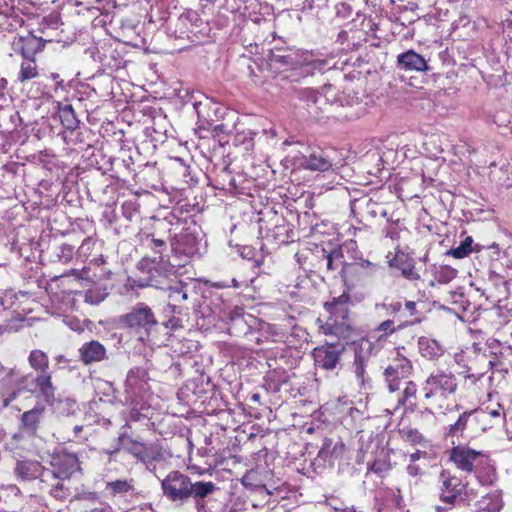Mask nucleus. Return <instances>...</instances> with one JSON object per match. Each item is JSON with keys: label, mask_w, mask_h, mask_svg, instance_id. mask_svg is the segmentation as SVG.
<instances>
[{"label": "nucleus", "mask_w": 512, "mask_h": 512, "mask_svg": "<svg viewBox=\"0 0 512 512\" xmlns=\"http://www.w3.org/2000/svg\"><path fill=\"white\" fill-rule=\"evenodd\" d=\"M163 497L175 507H183L190 501L193 502L196 512H212L211 496L218 490L212 481L192 479L178 471H170L161 481Z\"/></svg>", "instance_id": "obj_1"}, {"label": "nucleus", "mask_w": 512, "mask_h": 512, "mask_svg": "<svg viewBox=\"0 0 512 512\" xmlns=\"http://www.w3.org/2000/svg\"><path fill=\"white\" fill-rule=\"evenodd\" d=\"M23 392L37 393L48 405H52L55 401L56 387L53 385L52 376H33L32 373L23 375L15 368L8 369L0 379L1 408H7Z\"/></svg>", "instance_id": "obj_2"}, {"label": "nucleus", "mask_w": 512, "mask_h": 512, "mask_svg": "<svg viewBox=\"0 0 512 512\" xmlns=\"http://www.w3.org/2000/svg\"><path fill=\"white\" fill-rule=\"evenodd\" d=\"M420 322L419 319L415 321H405L398 327H395L394 320L387 319L376 326L369 334L368 337H363L358 342H354V360L352 363L353 371L357 380L362 387H365L369 382V377L366 372L369 360L372 355L378 353L386 343L387 337L396 331L403 329L407 325Z\"/></svg>", "instance_id": "obj_3"}, {"label": "nucleus", "mask_w": 512, "mask_h": 512, "mask_svg": "<svg viewBox=\"0 0 512 512\" xmlns=\"http://www.w3.org/2000/svg\"><path fill=\"white\" fill-rule=\"evenodd\" d=\"M173 223L168 219H158L154 222L152 230L141 231L138 234L139 242L142 248L154 254L152 258L144 257L142 264L151 261L158 265L164 261V253L168 251V243L172 242Z\"/></svg>", "instance_id": "obj_4"}, {"label": "nucleus", "mask_w": 512, "mask_h": 512, "mask_svg": "<svg viewBox=\"0 0 512 512\" xmlns=\"http://www.w3.org/2000/svg\"><path fill=\"white\" fill-rule=\"evenodd\" d=\"M118 323L138 335L142 341L149 340L159 326L155 312L145 302L136 303L128 312L120 315Z\"/></svg>", "instance_id": "obj_5"}, {"label": "nucleus", "mask_w": 512, "mask_h": 512, "mask_svg": "<svg viewBox=\"0 0 512 512\" xmlns=\"http://www.w3.org/2000/svg\"><path fill=\"white\" fill-rule=\"evenodd\" d=\"M133 282L135 286L140 288L151 286L163 290L169 299L167 309H169L171 314L183 313L184 308L181 303L189 298L191 291L194 289L190 283L181 280L170 279L164 284L152 276L139 278Z\"/></svg>", "instance_id": "obj_6"}, {"label": "nucleus", "mask_w": 512, "mask_h": 512, "mask_svg": "<svg viewBox=\"0 0 512 512\" xmlns=\"http://www.w3.org/2000/svg\"><path fill=\"white\" fill-rule=\"evenodd\" d=\"M458 383L456 376L447 370L437 369L425 380L422 386L423 397L429 401L434 396L447 398L457 391Z\"/></svg>", "instance_id": "obj_7"}, {"label": "nucleus", "mask_w": 512, "mask_h": 512, "mask_svg": "<svg viewBox=\"0 0 512 512\" xmlns=\"http://www.w3.org/2000/svg\"><path fill=\"white\" fill-rule=\"evenodd\" d=\"M200 227L191 220L189 225L184 227L181 232H172L171 249L176 254L192 257L198 253L200 238Z\"/></svg>", "instance_id": "obj_8"}, {"label": "nucleus", "mask_w": 512, "mask_h": 512, "mask_svg": "<svg viewBox=\"0 0 512 512\" xmlns=\"http://www.w3.org/2000/svg\"><path fill=\"white\" fill-rule=\"evenodd\" d=\"M48 471L70 480L74 473L81 471L77 454L62 450L54 453L50 459Z\"/></svg>", "instance_id": "obj_9"}, {"label": "nucleus", "mask_w": 512, "mask_h": 512, "mask_svg": "<svg viewBox=\"0 0 512 512\" xmlns=\"http://www.w3.org/2000/svg\"><path fill=\"white\" fill-rule=\"evenodd\" d=\"M413 371L412 362L405 358H396L384 370V379L390 392H396L400 389L402 380L407 379Z\"/></svg>", "instance_id": "obj_10"}, {"label": "nucleus", "mask_w": 512, "mask_h": 512, "mask_svg": "<svg viewBox=\"0 0 512 512\" xmlns=\"http://www.w3.org/2000/svg\"><path fill=\"white\" fill-rule=\"evenodd\" d=\"M105 492L114 500L136 502L141 498V493L135 487L133 478L116 479L105 485Z\"/></svg>", "instance_id": "obj_11"}, {"label": "nucleus", "mask_w": 512, "mask_h": 512, "mask_svg": "<svg viewBox=\"0 0 512 512\" xmlns=\"http://www.w3.org/2000/svg\"><path fill=\"white\" fill-rule=\"evenodd\" d=\"M344 347L335 344H325L314 348L312 355L317 367L334 371L340 365V357Z\"/></svg>", "instance_id": "obj_12"}, {"label": "nucleus", "mask_w": 512, "mask_h": 512, "mask_svg": "<svg viewBox=\"0 0 512 512\" xmlns=\"http://www.w3.org/2000/svg\"><path fill=\"white\" fill-rule=\"evenodd\" d=\"M322 330L325 335H333L346 342H355L353 338L356 336V329L351 324L348 315H330L322 326Z\"/></svg>", "instance_id": "obj_13"}, {"label": "nucleus", "mask_w": 512, "mask_h": 512, "mask_svg": "<svg viewBox=\"0 0 512 512\" xmlns=\"http://www.w3.org/2000/svg\"><path fill=\"white\" fill-rule=\"evenodd\" d=\"M68 479L57 476L47 470L41 478V490L59 502L66 501L71 495V489L66 485Z\"/></svg>", "instance_id": "obj_14"}, {"label": "nucleus", "mask_w": 512, "mask_h": 512, "mask_svg": "<svg viewBox=\"0 0 512 512\" xmlns=\"http://www.w3.org/2000/svg\"><path fill=\"white\" fill-rule=\"evenodd\" d=\"M295 165L300 169L326 172L332 168L333 164L327 153L321 149H318L310 152L308 155L295 158Z\"/></svg>", "instance_id": "obj_15"}, {"label": "nucleus", "mask_w": 512, "mask_h": 512, "mask_svg": "<svg viewBox=\"0 0 512 512\" xmlns=\"http://www.w3.org/2000/svg\"><path fill=\"white\" fill-rule=\"evenodd\" d=\"M11 45L15 53H20L23 58L33 59L35 54L44 49L45 40L32 33H28L25 36L14 37Z\"/></svg>", "instance_id": "obj_16"}, {"label": "nucleus", "mask_w": 512, "mask_h": 512, "mask_svg": "<svg viewBox=\"0 0 512 512\" xmlns=\"http://www.w3.org/2000/svg\"><path fill=\"white\" fill-rule=\"evenodd\" d=\"M48 468L42 466L37 460L23 459L17 460L14 467V475L18 481H33L39 479L47 472Z\"/></svg>", "instance_id": "obj_17"}, {"label": "nucleus", "mask_w": 512, "mask_h": 512, "mask_svg": "<svg viewBox=\"0 0 512 512\" xmlns=\"http://www.w3.org/2000/svg\"><path fill=\"white\" fill-rule=\"evenodd\" d=\"M440 480L441 501L453 505L457 497L461 494L464 485H462L457 477L451 476L450 473L445 470L440 473Z\"/></svg>", "instance_id": "obj_18"}, {"label": "nucleus", "mask_w": 512, "mask_h": 512, "mask_svg": "<svg viewBox=\"0 0 512 512\" xmlns=\"http://www.w3.org/2000/svg\"><path fill=\"white\" fill-rule=\"evenodd\" d=\"M240 255L242 258L252 262V268L256 275L271 274L273 265L271 259L262 253H257L256 250L251 246H243L240 249Z\"/></svg>", "instance_id": "obj_19"}, {"label": "nucleus", "mask_w": 512, "mask_h": 512, "mask_svg": "<svg viewBox=\"0 0 512 512\" xmlns=\"http://www.w3.org/2000/svg\"><path fill=\"white\" fill-rule=\"evenodd\" d=\"M355 242L345 243L341 247H334L327 251L326 249L321 250V258L319 259L320 264H324L328 271H335L345 265V257L343 249H353Z\"/></svg>", "instance_id": "obj_20"}, {"label": "nucleus", "mask_w": 512, "mask_h": 512, "mask_svg": "<svg viewBox=\"0 0 512 512\" xmlns=\"http://www.w3.org/2000/svg\"><path fill=\"white\" fill-rule=\"evenodd\" d=\"M79 356L85 365L101 362L107 359V351L103 344L97 340L85 342L79 348Z\"/></svg>", "instance_id": "obj_21"}, {"label": "nucleus", "mask_w": 512, "mask_h": 512, "mask_svg": "<svg viewBox=\"0 0 512 512\" xmlns=\"http://www.w3.org/2000/svg\"><path fill=\"white\" fill-rule=\"evenodd\" d=\"M479 455L480 452L462 446L453 447L450 451V459L465 472L473 471L474 462Z\"/></svg>", "instance_id": "obj_22"}, {"label": "nucleus", "mask_w": 512, "mask_h": 512, "mask_svg": "<svg viewBox=\"0 0 512 512\" xmlns=\"http://www.w3.org/2000/svg\"><path fill=\"white\" fill-rule=\"evenodd\" d=\"M397 65L400 70L425 72L429 66L423 56L414 50H407L397 57Z\"/></svg>", "instance_id": "obj_23"}, {"label": "nucleus", "mask_w": 512, "mask_h": 512, "mask_svg": "<svg viewBox=\"0 0 512 512\" xmlns=\"http://www.w3.org/2000/svg\"><path fill=\"white\" fill-rule=\"evenodd\" d=\"M44 412L45 407L40 404H37L32 409L25 411L20 418L21 429L29 435L35 436Z\"/></svg>", "instance_id": "obj_24"}, {"label": "nucleus", "mask_w": 512, "mask_h": 512, "mask_svg": "<svg viewBox=\"0 0 512 512\" xmlns=\"http://www.w3.org/2000/svg\"><path fill=\"white\" fill-rule=\"evenodd\" d=\"M291 97L299 99L307 105L308 112L313 115L316 111V105L322 100V97L317 91L311 88H302L297 85H292L290 88Z\"/></svg>", "instance_id": "obj_25"}, {"label": "nucleus", "mask_w": 512, "mask_h": 512, "mask_svg": "<svg viewBox=\"0 0 512 512\" xmlns=\"http://www.w3.org/2000/svg\"><path fill=\"white\" fill-rule=\"evenodd\" d=\"M118 442H122L124 449L139 461L146 462L149 458L147 446L142 442L132 439L127 432L120 433Z\"/></svg>", "instance_id": "obj_26"}, {"label": "nucleus", "mask_w": 512, "mask_h": 512, "mask_svg": "<svg viewBox=\"0 0 512 512\" xmlns=\"http://www.w3.org/2000/svg\"><path fill=\"white\" fill-rule=\"evenodd\" d=\"M389 266L401 271L402 276L410 281L420 279V275L415 271V264L412 259H409L404 253L396 254V256L389 261Z\"/></svg>", "instance_id": "obj_27"}, {"label": "nucleus", "mask_w": 512, "mask_h": 512, "mask_svg": "<svg viewBox=\"0 0 512 512\" xmlns=\"http://www.w3.org/2000/svg\"><path fill=\"white\" fill-rule=\"evenodd\" d=\"M420 354L428 360H437L444 353L443 346L435 339L422 336L418 339Z\"/></svg>", "instance_id": "obj_28"}, {"label": "nucleus", "mask_w": 512, "mask_h": 512, "mask_svg": "<svg viewBox=\"0 0 512 512\" xmlns=\"http://www.w3.org/2000/svg\"><path fill=\"white\" fill-rule=\"evenodd\" d=\"M417 392V384L413 381H406L398 398L397 407H404L406 411L414 412L417 409Z\"/></svg>", "instance_id": "obj_29"}, {"label": "nucleus", "mask_w": 512, "mask_h": 512, "mask_svg": "<svg viewBox=\"0 0 512 512\" xmlns=\"http://www.w3.org/2000/svg\"><path fill=\"white\" fill-rule=\"evenodd\" d=\"M146 375V371L140 367L130 369L125 381L126 392L132 395L140 393L143 389Z\"/></svg>", "instance_id": "obj_30"}, {"label": "nucleus", "mask_w": 512, "mask_h": 512, "mask_svg": "<svg viewBox=\"0 0 512 512\" xmlns=\"http://www.w3.org/2000/svg\"><path fill=\"white\" fill-rule=\"evenodd\" d=\"M28 362L30 367L37 372V375L51 376L48 372L49 358L44 351L40 349L32 350L28 356Z\"/></svg>", "instance_id": "obj_31"}, {"label": "nucleus", "mask_w": 512, "mask_h": 512, "mask_svg": "<svg viewBox=\"0 0 512 512\" xmlns=\"http://www.w3.org/2000/svg\"><path fill=\"white\" fill-rule=\"evenodd\" d=\"M269 60L274 65L295 67L300 64L298 54L292 50H271Z\"/></svg>", "instance_id": "obj_32"}, {"label": "nucleus", "mask_w": 512, "mask_h": 512, "mask_svg": "<svg viewBox=\"0 0 512 512\" xmlns=\"http://www.w3.org/2000/svg\"><path fill=\"white\" fill-rule=\"evenodd\" d=\"M113 284H93V287L86 290L84 301L91 305H97L108 296Z\"/></svg>", "instance_id": "obj_33"}, {"label": "nucleus", "mask_w": 512, "mask_h": 512, "mask_svg": "<svg viewBox=\"0 0 512 512\" xmlns=\"http://www.w3.org/2000/svg\"><path fill=\"white\" fill-rule=\"evenodd\" d=\"M350 300V296L346 293H343L339 297L333 298L331 302L325 303V310L330 315L336 316H345L349 315L348 302Z\"/></svg>", "instance_id": "obj_34"}, {"label": "nucleus", "mask_w": 512, "mask_h": 512, "mask_svg": "<svg viewBox=\"0 0 512 512\" xmlns=\"http://www.w3.org/2000/svg\"><path fill=\"white\" fill-rule=\"evenodd\" d=\"M59 117L63 127L73 133L78 129L80 121L76 117L75 111L70 104H66L59 109Z\"/></svg>", "instance_id": "obj_35"}, {"label": "nucleus", "mask_w": 512, "mask_h": 512, "mask_svg": "<svg viewBox=\"0 0 512 512\" xmlns=\"http://www.w3.org/2000/svg\"><path fill=\"white\" fill-rule=\"evenodd\" d=\"M78 500H86L91 502V505L85 508V512H114L112 507L104 502H95L97 499L96 493L84 492L74 496Z\"/></svg>", "instance_id": "obj_36"}, {"label": "nucleus", "mask_w": 512, "mask_h": 512, "mask_svg": "<svg viewBox=\"0 0 512 512\" xmlns=\"http://www.w3.org/2000/svg\"><path fill=\"white\" fill-rule=\"evenodd\" d=\"M472 413H473L472 411L462 412L459 415L458 419L453 424H450L446 428L445 436L446 437L461 436L467 427L468 419Z\"/></svg>", "instance_id": "obj_37"}, {"label": "nucleus", "mask_w": 512, "mask_h": 512, "mask_svg": "<svg viewBox=\"0 0 512 512\" xmlns=\"http://www.w3.org/2000/svg\"><path fill=\"white\" fill-rule=\"evenodd\" d=\"M37 76L38 70L34 59L24 58L18 74V80L20 82H26L28 80L34 79Z\"/></svg>", "instance_id": "obj_38"}, {"label": "nucleus", "mask_w": 512, "mask_h": 512, "mask_svg": "<svg viewBox=\"0 0 512 512\" xmlns=\"http://www.w3.org/2000/svg\"><path fill=\"white\" fill-rule=\"evenodd\" d=\"M187 18L180 16L176 19H169L166 25L167 33L175 38H183L186 35Z\"/></svg>", "instance_id": "obj_39"}, {"label": "nucleus", "mask_w": 512, "mask_h": 512, "mask_svg": "<svg viewBox=\"0 0 512 512\" xmlns=\"http://www.w3.org/2000/svg\"><path fill=\"white\" fill-rule=\"evenodd\" d=\"M257 133L251 129H243L241 131L237 130L234 135V144L239 146H244L245 150H251L254 146V137Z\"/></svg>", "instance_id": "obj_40"}, {"label": "nucleus", "mask_w": 512, "mask_h": 512, "mask_svg": "<svg viewBox=\"0 0 512 512\" xmlns=\"http://www.w3.org/2000/svg\"><path fill=\"white\" fill-rule=\"evenodd\" d=\"M274 237L279 243H288L292 239L293 229L291 225L286 222L284 218L281 223L276 224L274 230Z\"/></svg>", "instance_id": "obj_41"}, {"label": "nucleus", "mask_w": 512, "mask_h": 512, "mask_svg": "<svg viewBox=\"0 0 512 512\" xmlns=\"http://www.w3.org/2000/svg\"><path fill=\"white\" fill-rule=\"evenodd\" d=\"M473 239L471 236H467L459 246L451 248L447 254L457 259H462L468 256L472 251Z\"/></svg>", "instance_id": "obj_42"}, {"label": "nucleus", "mask_w": 512, "mask_h": 512, "mask_svg": "<svg viewBox=\"0 0 512 512\" xmlns=\"http://www.w3.org/2000/svg\"><path fill=\"white\" fill-rule=\"evenodd\" d=\"M122 215L128 221H134L140 214V204L136 200L124 201L121 205Z\"/></svg>", "instance_id": "obj_43"}, {"label": "nucleus", "mask_w": 512, "mask_h": 512, "mask_svg": "<svg viewBox=\"0 0 512 512\" xmlns=\"http://www.w3.org/2000/svg\"><path fill=\"white\" fill-rule=\"evenodd\" d=\"M70 274L78 280L85 281L86 283H96V272H92L90 267H84L82 269H72Z\"/></svg>", "instance_id": "obj_44"}, {"label": "nucleus", "mask_w": 512, "mask_h": 512, "mask_svg": "<svg viewBox=\"0 0 512 512\" xmlns=\"http://www.w3.org/2000/svg\"><path fill=\"white\" fill-rule=\"evenodd\" d=\"M331 450H332V439L325 438L323 440L322 446L318 452L317 458L322 460L323 462H328L329 464H333Z\"/></svg>", "instance_id": "obj_45"}, {"label": "nucleus", "mask_w": 512, "mask_h": 512, "mask_svg": "<svg viewBox=\"0 0 512 512\" xmlns=\"http://www.w3.org/2000/svg\"><path fill=\"white\" fill-rule=\"evenodd\" d=\"M457 275V270L448 266L444 265L439 268L437 271V280L440 283H449L452 281Z\"/></svg>", "instance_id": "obj_46"}, {"label": "nucleus", "mask_w": 512, "mask_h": 512, "mask_svg": "<svg viewBox=\"0 0 512 512\" xmlns=\"http://www.w3.org/2000/svg\"><path fill=\"white\" fill-rule=\"evenodd\" d=\"M404 437L411 444H423L426 442L424 436L417 429L404 430Z\"/></svg>", "instance_id": "obj_47"}, {"label": "nucleus", "mask_w": 512, "mask_h": 512, "mask_svg": "<svg viewBox=\"0 0 512 512\" xmlns=\"http://www.w3.org/2000/svg\"><path fill=\"white\" fill-rule=\"evenodd\" d=\"M381 307L387 311V314L390 316L399 317L401 318V312H402V303L400 301H394L391 303H382Z\"/></svg>", "instance_id": "obj_48"}, {"label": "nucleus", "mask_w": 512, "mask_h": 512, "mask_svg": "<svg viewBox=\"0 0 512 512\" xmlns=\"http://www.w3.org/2000/svg\"><path fill=\"white\" fill-rule=\"evenodd\" d=\"M503 354L504 353L502 351L494 353V356L488 361V366L493 370L507 372L508 368L502 360Z\"/></svg>", "instance_id": "obj_49"}, {"label": "nucleus", "mask_w": 512, "mask_h": 512, "mask_svg": "<svg viewBox=\"0 0 512 512\" xmlns=\"http://www.w3.org/2000/svg\"><path fill=\"white\" fill-rule=\"evenodd\" d=\"M345 449H346V447H345V444L343 441L337 440L334 442L332 440L331 454H332L333 462L335 460H341L343 458Z\"/></svg>", "instance_id": "obj_50"}, {"label": "nucleus", "mask_w": 512, "mask_h": 512, "mask_svg": "<svg viewBox=\"0 0 512 512\" xmlns=\"http://www.w3.org/2000/svg\"><path fill=\"white\" fill-rule=\"evenodd\" d=\"M377 267V264L364 259H361L359 262L350 265V268H352L355 271L362 269L367 270L369 273H374Z\"/></svg>", "instance_id": "obj_51"}, {"label": "nucleus", "mask_w": 512, "mask_h": 512, "mask_svg": "<svg viewBox=\"0 0 512 512\" xmlns=\"http://www.w3.org/2000/svg\"><path fill=\"white\" fill-rule=\"evenodd\" d=\"M113 272L106 268H100V271L97 273L96 276V283L95 284H112L110 281L113 277Z\"/></svg>", "instance_id": "obj_52"}, {"label": "nucleus", "mask_w": 512, "mask_h": 512, "mask_svg": "<svg viewBox=\"0 0 512 512\" xmlns=\"http://www.w3.org/2000/svg\"><path fill=\"white\" fill-rule=\"evenodd\" d=\"M383 235L385 238H389L391 240H397L399 238V230L398 228L396 227V223L394 224H389L388 226H386L384 229H383Z\"/></svg>", "instance_id": "obj_53"}, {"label": "nucleus", "mask_w": 512, "mask_h": 512, "mask_svg": "<svg viewBox=\"0 0 512 512\" xmlns=\"http://www.w3.org/2000/svg\"><path fill=\"white\" fill-rule=\"evenodd\" d=\"M173 316L170 317L165 323L164 326L170 330H177L183 327L182 321L180 318L176 317V314H172Z\"/></svg>", "instance_id": "obj_54"}, {"label": "nucleus", "mask_w": 512, "mask_h": 512, "mask_svg": "<svg viewBox=\"0 0 512 512\" xmlns=\"http://www.w3.org/2000/svg\"><path fill=\"white\" fill-rule=\"evenodd\" d=\"M328 0H306L305 8L311 11L327 7Z\"/></svg>", "instance_id": "obj_55"}, {"label": "nucleus", "mask_w": 512, "mask_h": 512, "mask_svg": "<svg viewBox=\"0 0 512 512\" xmlns=\"http://www.w3.org/2000/svg\"><path fill=\"white\" fill-rule=\"evenodd\" d=\"M122 447H123L122 442L117 441V444L113 449H103L101 453L107 455L108 462L111 463V462L115 461L114 456L121 450Z\"/></svg>", "instance_id": "obj_56"}, {"label": "nucleus", "mask_w": 512, "mask_h": 512, "mask_svg": "<svg viewBox=\"0 0 512 512\" xmlns=\"http://www.w3.org/2000/svg\"><path fill=\"white\" fill-rule=\"evenodd\" d=\"M381 208V204L372 201L371 199L366 203V211L372 217H376L379 214V209Z\"/></svg>", "instance_id": "obj_57"}, {"label": "nucleus", "mask_w": 512, "mask_h": 512, "mask_svg": "<svg viewBox=\"0 0 512 512\" xmlns=\"http://www.w3.org/2000/svg\"><path fill=\"white\" fill-rule=\"evenodd\" d=\"M13 10L9 5L8 0H0V15L8 16Z\"/></svg>", "instance_id": "obj_58"}, {"label": "nucleus", "mask_w": 512, "mask_h": 512, "mask_svg": "<svg viewBox=\"0 0 512 512\" xmlns=\"http://www.w3.org/2000/svg\"><path fill=\"white\" fill-rule=\"evenodd\" d=\"M405 309L408 311L409 316H415L417 314L416 303L414 301H406Z\"/></svg>", "instance_id": "obj_59"}, {"label": "nucleus", "mask_w": 512, "mask_h": 512, "mask_svg": "<svg viewBox=\"0 0 512 512\" xmlns=\"http://www.w3.org/2000/svg\"><path fill=\"white\" fill-rule=\"evenodd\" d=\"M484 373L479 374H467L465 376V380L469 381L471 384H475L477 381H479L483 377Z\"/></svg>", "instance_id": "obj_60"}, {"label": "nucleus", "mask_w": 512, "mask_h": 512, "mask_svg": "<svg viewBox=\"0 0 512 512\" xmlns=\"http://www.w3.org/2000/svg\"><path fill=\"white\" fill-rule=\"evenodd\" d=\"M143 414H141L137 409H132L129 414V418L132 421H140L142 419Z\"/></svg>", "instance_id": "obj_61"}, {"label": "nucleus", "mask_w": 512, "mask_h": 512, "mask_svg": "<svg viewBox=\"0 0 512 512\" xmlns=\"http://www.w3.org/2000/svg\"><path fill=\"white\" fill-rule=\"evenodd\" d=\"M407 472H408V474H409L410 476L415 477V476H417L418 474H420V468H419L418 466H416V465H412V464H410V465H408V467H407Z\"/></svg>", "instance_id": "obj_62"}, {"label": "nucleus", "mask_w": 512, "mask_h": 512, "mask_svg": "<svg viewBox=\"0 0 512 512\" xmlns=\"http://www.w3.org/2000/svg\"><path fill=\"white\" fill-rule=\"evenodd\" d=\"M7 88V80L2 78L0 79V99H2L4 97V92Z\"/></svg>", "instance_id": "obj_63"}, {"label": "nucleus", "mask_w": 512, "mask_h": 512, "mask_svg": "<svg viewBox=\"0 0 512 512\" xmlns=\"http://www.w3.org/2000/svg\"><path fill=\"white\" fill-rule=\"evenodd\" d=\"M423 454H425V452H421V451L418 450L415 453H412L410 455V460L412 462H415V461L419 460Z\"/></svg>", "instance_id": "obj_64"}]
</instances>
